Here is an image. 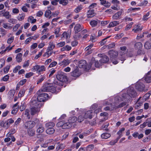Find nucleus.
<instances>
[{"label":"nucleus","instance_id":"1","mask_svg":"<svg viewBox=\"0 0 151 151\" xmlns=\"http://www.w3.org/2000/svg\"><path fill=\"white\" fill-rule=\"evenodd\" d=\"M44 92H50L52 93H55L56 92V87L53 86H43L40 90L37 92L38 95L37 99L33 98L32 100L37 101L41 104L42 105V102H44L47 99L48 95L46 93H43Z\"/></svg>","mask_w":151,"mask_h":151},{"label":"nucleus","instance_id":"2","mask_svg":"<svg viewBox=\"0 0 151 151\" xmlns=\"http://www.w3.org/2000/svg\"><path fill=\"white\" fill-rule=\"evenodd\" d=\"M30 103L32 106L30 109V113L32 115H34L40 111V108L42 106L41 104L37 101L31 100Z\"/></svg>","mask_w":151,"mask_h":151},{"label":"nucleus","instance_id":"3","mask_svg":"<svg viewBox=\"0 0 151 151\" xmlns=\"http://www.w3.org/2000/svg\"><path fill=\"white\" fill-rule=\"evenodd\" d=\"M125 95L126 98H128L129 100L130 99L134 98L137 95V93L134 88L132 87H129L127 89L126 94L123 93Z\"/></svg>","mask_w":151,"mask_h":151},{"label":"nucleus","instance_id":"4","mask_svg":"<svg viewBox=\"0 0 151 151\" xmlns=\"http://www.w3.org/2000/svg\"><path fill=\"white\" fill-rule=\"evenodd\" d=\"M39 122V119H36L34 121L30 120L25 122L23 126L26 129H32L34 127L36 124Z\"/></svg>","mask_w":151,"mask_h":151},{"label":"nucleus","instance_id":"5","mask_svg":"<svg viewBox=\"0 0 151 151\" xmlns=\"http://www.w3.org/2000/svg\"><path fill=\"white\" fill-rule=\"evenodd\" d=\"M108 54L109 55L110 60L114 64L118 63V62L116 60V58L118 55L117 52L112 50L109 51Z\"/></svg>","mask_w":151,"mask_h":151},{"label":"nucleus","instance_id":"6","mask_svg":"<svg viewBox=\"0 0 151 151\" xmlns=\"http://www.w3.org/2000/svg\"><path fill=\"white\" fill-rule=\"evenodd\" d=\"M57 79L60 81L66 83L68 81V79L65 73L59 71L56 76Z\"/></svg>","mask_w":151,"mask_h":151},{"label":"nucleus","instance_id":"7","mask_svg":"<svg viewBox=\"0 0 151 151\" xmlns=\"http://www.w3.org/2000/svg\"><path fill=\"white\" fill-rule=\"evenodd\" d=\"M92 64L90 63L89 65H87L86 62L85 60H82L80 61L78 65L80 68H84L86 70H88L91 67Z\"/></svg>","mask_w":151,"mask_h":151},{"label":"nucleus","instance_id":"8","mask_svg":"<svg viewBox=\"0 0 151 151\" xmlns=\"http://www.w3.org/2000/svg\"><path fill=\"white\" fill-rule=\"evenodd\" d=\"M125 94H124L123 93L122 95V99L121 101H124V102L121 103L119 105H117V106L115 105V106L114 107H113V108L115 107H116V108H119L123 107L124 106H125L127 102L129 100H129L128 98H126L124 96H125Z\"/></svg>","mask_w":151,"mask_h":151},{"label":"nucleus","instance_id":"9","mask_svg":"<svg viewBox=\"0 0 151 151\" xmlns=\"http://www.w3.org/2000/svg\"><path fill=\"white\" fill-rule=\"evenodd\" d=\"M36 128H37V132L39 133L43 132L45 130V129L42 124L40 123V122L36 124Z\"/></svg>","mask_w":151,"mask_h":151},{"label":"nucleus","instance_id":"10","mask_svg":"<svg viewBox=\"0 0 151 151\" xmlns=\"http://www.w3.org/2000/svg\"><path fill=\"white\" fill-rule=\"evenodd\" d=\"M83 28V27L79 24H76L74 27V31L75 34H77L81 31Z\"/></svg>","mask_w":151,"mask_h":151},{"label":"nucleus","instance_id":"11","mask_svg":"<svg viewBox=\"0 0 151 151\" xmlns=\"http://www.w3.org/2000/svg\"><path fill=\"white\" fill-rule=\"evenodd\" d=\"M80 74L78 69L77 67L71 73V76L74 77H78L80 75Z\"/></svg>","mask_w":151,"mask_h":151},{"label":"nucleus","instance_id":"12","mask_svg":"<svg viewBox=\"0 0 151 151\" xmlns=\"http://www.w3.org/2000/svg\"><path fill=\"white\" fill-rule=\"evenodd\" d=\"M33 68L34 69L37 70L38 72L43 71L45 70L44 66L42 65L40 66L38 65H36L34 66Z\"/></svg>","mask_w":151,"mask_h":151},{"label":"nucleus","instance_id":"13","mask_svg":"<svg viewBox=\"0 0 151 151\" xmlns=\"http://www.w3.org/2000/svg\"><path fill=\"white\" fill-rule=\"evenodd\" d=\"M145 80L147 83L151 82V72H148L145 77Z\"/></svg>","mask_w":151,"mask_h":151},{"label":"nucleus","instance_id":"14","mask_svg":"<svg viewBox=\"0 0 151 151\" xmlns=\"http://www.w3.org/2000/svg\"><path fill=\"white\" fill-rule=\"evenodd\" d=\"M122 98L119 96H116L114 98V101L112 102V103L115 104V106L118 105L119 103L122 101Z\"/></svg>","mask_w":151,"mask_h":151},{"label":"nucleus","instance_id":"15","mask_svg":"<svg viewBox=\"0 0 151 151\" xmlns=\"http://www.w3.org/2000/svg\"><path fill=\"white\" fill-rule=\"evenodd\" d=\"M93 111L92 110H89L86 111L84 115L85 119L89 118L91 119L92 117V114Z\"/></svg>","mask_w":151,"mask_h":151},{"label":"nucleus","instance_id":"16","mask_svg":"<svg viewBox=\"0 0 151 151\" xmlns=\"http://www.w3.org/2000/svg\"><path fill=\"white\" fill-rule=\"evenodd\" d=\"M134 47L136 50L142 49V44L141 42H136L134 45Z\"/></svg>","mask_w":151,"mask_h":151},{"label":"nucleus","instance_id":"17","mask_svg":"<svg viewBox=\"0 0 151 151\" xmlns=\"http://www.w3.org/2000/svg\"><path fill=\"white\" fill-rule=\"evenodd\" d=\"M0 14L3 16L5 17L6 19H9L10 17L9 15V13L8 11L4 12L1 11L0 12Z\"/></svg>","mask_w":151,"mask_h":151},{"label":"nucleus","instance_id":"18","mask_svg":"<svg viewBox=\"0 0 151 151\" xmlns=\"http://www.w3.org/2000/svg\"><path fill=\"white\" fill-rule=\"evenodd\" d=\"M77 120V118L75 116H71L69 117L68 119V122L71 124L76 122Z\"/></svg>","mask_w":151,"mask_h":151},{"label":"nucleus","instance_id":"19","mask_svg":"<svg viewBox=\"0 0 151 151\" xmlns=\"http://www.w3.org/2000/svg\"><path fill=\"white\" fill-rule=\"evenodd\" d=\"M109 60V58L106 55L103 56L99 60L100 63H104L107 62Z\"/></svg>","mask_w":151,"mask_h":151},{"label":"nucleus","instance_id":"20","mask_svg":"<svg viewBox=\"0 0 151 151\" xmlns=\"http://www.w3.org/2000/svg\"><path fill=\"white\" fill-rule=\"evenodd\" d=\"M94 10H89L88 12L87 17L88 18H91L95 15V13H94Z\"/></svg>","mask_w":151,"mask_h":151},{"label":"nucleus","instance_id":"21","mask_svg":"<svg viewBox=\"0 0 151 151\" xmlns=\"http://www.w3.org/2000/svg\"><path fill=\"white\" fill-rule=\"evenodd\" d=\"M137 90L139 91H146L145 90V86H135Z\"/></svg>","mask_w":151,"mask_h":151},{"label":"nucleus","instance_id":"22","mask_svg":"<svg viewBox=\"0 0 151 151\" xmlns=\"http://www.w3.org/2000/svg\"><path fill=\"white\" fill-rule=\"evenodd\" d=\"M140 26V24L139 25V24L135 25L134 29H133L132 30L134 31L135 33H137L138 32H140L142 30V28H139Z\"/></svg>","mask_w":151,"mask_h":151},{"label":"nucleus","instance_id":"23","mask_svg":"<svg viewBox=\"0 0 151 151\" xmlns=\"http://www.w3.org/2000/svg\"><path fill=\"white\" fill-rule=\"evenodd\" d=\"M119 22L118 21H114L111 22L109 26H108V28H110L116 26L117 25L119 24Z\"/></svg>","mask_w":151,"mask_h":151},{"label":"nucleus","instance_id":"24","mask_svg":"<svg viewBox=\"0 0 151 151\" xmlns=\"http://www.w3.org/2000/svg\"><path fill=\"white\" fill-rule=\"evenodd\" d=\"M110 134L107 132L103 133L101 135L102 138L104 139H106L110 137Z\"/></svg>","mask_w":151,"mask_h":151},{"label":"nucleus","instance_id":"25","mask_svg":"<svg viewBox=\"0 0 151 151\" xmlns=\"http://www.w3.org/2000/svg\"><path fill=\"white\" fill-rule=\"evenodd\" d=\"M72 126V124H70L68 122H64L63 125V129H67L70 128Z\"/></svg>","mask_w":151,"mask_h":151},{"label":"nucleus","instance_id":"26","mask_svg":"<svg viewBox=\"0 0 151 151\" xmlns=\"http://www.w3.org/2000/svg\"><path fill=\"white\" fill-rule=\"evenodd\" d=\"M70 63V61L68 59H64L61 62L59 63V65L66 66L68 65Z\"/></svg>","mask_w":151,"mask_h":151},{"label":"nucleus","instance_id":"27","mask_svg":"<svg viewBox=\"0 0 151 151\" xmlns=\"http://www.w3.org/2000/svg\"><path fill=\"white\" fill-rule=\"evenodd\" d=\"M22 54L21 53H19L18 54L16 57V59L18 63L21 62L22 60Z\"/></svg>","mask_w":151,"mask_h":151},{"label":"nucleus","instance_id":"28","mask_svg":"<svg viewBox=\"0 0 151 151\" xmlns=\"http://www.w3.org/2000/svg\"><path fill=\"white\" fill-rule=\"evenodd\" d=\"M144 46L147 49H149L151 48V42L149 41H146L145 43Z\"/></svg>","mask_w":151,"mask_h":151},{"label":"nucleus","instance_id":"29","mask_svg":"<svg viewBox=\"0 0 151 151\" xmlns=\"http://www.w3.org/2000/svg\"><path fill=\"white\" fill-rule=\"evenodd\" d=\"M55 47V45L53 44V42H50L49 43V46L47 47V50L49 51L52 50Z\"/></svg>","mask_w":151,"mask_h":151},{"label":"nucleus","instance_id":"30","mask_svg":"<svg viewBox=\"0 0 151 151\" xmlns=\"http://www.w3.org/2000/svg\"><path fill=\"white\" fill-rule=\"evenodd\" d=\"M62 38H65L66 39H67L70 37V35L69 33H67L66 32H64L62 35Z\"/></svg>","mask_w":151,"mask_h":151},{"label":"nucleus","instance_id":"31","mask_svg":"<svg viewBox=\"0 0 151 151\" xmlns=\"http://www.w3.org/2000/svg\"><path fill=\"white\" fill-rule=\"evenodd\" d=\"M27 129V133L29 136H33L35 134V131L31 129Z\"/></svg>","mask_w":151,"mask_h":151},{"label":"nucleus","instance_id":"32","mask_svg":"<svg viewBox=\"0 0 151 151\" xmlns=\"http://www.w3.org/2000/svg\"><path fill=\"white\" fill-rule=\"evenodd\" d=\"M99 20H92L90 22V24L92 27H94L97 26Z\"/></svg>","mask_w":151,"mask_h":151},{"label":"nucleus","instance_id":"33","mask_svg":"<svg viewBox=\"0 0 151 151\" xmlns=\"http://www.w3.org/2000/svg\"><path fill=\"white\" fill-rule=\"evenodd\" d=\"M55 132V130L53 128H47L46 130V132L48 134H53Z\"/></svg>","mask_w":151,"mask_h":151},{"label":"nucleus","instance_id":"34","mask_svg":"<svg viewBox=\"0 0 151 151\" xmlns=\"http://www.w3.org/2000/svg\"><path fill=\"white\" fill-rule=\"evenodd\" d=\"M9 123L7 121L5 122H4L3 121H2L0 123V125L5 128H7L9 125Z\"/></svg>","mask_w":151,"mask_h":151},{"label":"nucleus","instance_id":"35","mask_svg":"<svg viewBox=\"0 0 151 151\" xmlns=\"http://www.w3.org/2000/svg\"><path fill=\"white\" fill-rule=\"evenodd\" d=\"M123 12V10L122 9L120 11H119L117 13H116L113 16L114 18H116L119 17L122 14V13Z\"/></svg>","mask_w":151,"mask_h":151},{"label":"nucleus","instance_id":"36","mask_svg":"<svg viewBox=\"0 0 151 151\" xmlns=\"http://www.w3.org/2000/svg\"><path fill=\"white\" fill-rule=\"evenodd\" d=\"M110 36H107L105 38L103 39L99 43L101 46H103L104 45V44L106 42V39L110 38Z\"/></svg>","mask_w":151,"mask_h":151},{"label":"nucleus","instance_id":"37","mask_svg":"<svg viewBox=\"0 0 151 151\" xmlns=\"http://www.w3.org/2000/svg\"><path fill=\"white\" fill-rule=\"evenodd\" d=\"M54 125V123L52 122H49L45 124V126L47 128H52Z\"/></svg>","mask_w":151,"mask_h":151},{"label":"nucleus","instance_id":"38","mask_svg":"<svg viewBox=\"0 0 151 151\" xmlns=\"http://www.w3.org/2000/svg\"><path fill=\"white\" fill-rule=\"evenodd\" d=\"M28 21L32 23H34L36 22V19H34V17L32 16H30L28 18Z\"/></svg>","mask_w":151,"mask_h":151},{"label":"nucleus","instance_id":"39","mask_svg":"<svg viewBox=\"0 0 151 151\" xmlns=\"http://www.w3.org/2000/svg\"><path fill=\"white\" fill-rule=\"evenodd\" d=\"M3 26L4 28L7 29H10L12 28V27L10 26L9 24L6 23L3 24Z\"/></svg>","mask_w":151,"mask_h":151},{"label":"nucleus","instance_id":"40","mask_svg":"<svg viewBox=\"0 0 151 151\" xmlns=\"http://www.w3.org/2000/svg\"><path fill=\"white\" fill-rule=\"evenodd\" d=\"M94 148V145L93 144L87 146L86 147V151H91Z\"/></svg>","mask_w":151,"mask_h":151},{"label":"nucleus","instance_id":"41","mask_svg":"<svg viewBox=\"0 0 151 151\" xmlns=\"http://www.w3.org/2000/svg\"><path fill=\"white\" fill-rule=\"evenodd\" d=\"M59 3L63 5L66 6L68 3V0H59Z\"/></svg>","mask_w":151,"mask_h":151},{"label":"nucleus","instance_id":"42","mask_svg":"<svg viewBox=\"0 0 151 151\" xmlns=\"http://www.w3.org/2000/svg\"><path fill=\"white\" fill-rule=\"evenodd\" d=\"M142 104V101H137L135 105V109H138L139 108Z\"/></svg>","mask_w":151,"mask_h":151},{"label":"nucleus","instance_id":"43","mask_svg":"<svg viewBox=\"0 0 151 151\" xmlns=\"http://www.w3.org/2000/svg\"><path fill=\"white\" fill-rule=\"evenodd\" d=\"M15 93V91L14 90H11L9 92V96L11 98L14 97Z\"/></svg>","mask_w":151,"mask_h":151},{"label":"nucleus","instance_id":"44","mask_svg":"<svg viewBox=\"0 0 151 151\" xmlns=\"http://www.w3.org/2000/svg\"><path fill=\"white\" fill-rule=\"evenodd\" d=\"M109 124L107 123L105 124H103L102 125V127L103 129H104L106 131L108 132L109 131V129H108L106 128L109 126Z\"/></svg>","mask_w":151,"mask_h":151},{"label":"nucleus","instance_id":"45","mask_svg":"<svg viewBox=\"0 0 151 151\" xmlns=\"http://www.w3.org/2000/svg\"><path fill=\"white\" fill-rule=\"evenodd\" d=\"M53 53L52 50L49 51L47 50V51L44 54V55H43V56H45L46 55H47V57H49Z\"/></svg>","mask_w":151,"mask_h":151},{"label":"nucleus","instance_id":"46","mask_svg":"<svg viewBox=\"0 0 151 151\" xmlns=\"http://www.w3.org/2000/svg\"><path fill=\"white\" fill-rule=\"evenodd\" d=\"M102 63H100V61L99 62L98 61H95V65L96 67L99 68L101 66Z\"/></svg>","mask_w":151,"mask_h":151},{"label":"nucleus","instance_id":"47","mask_svg":"<svg viewBox=\"0 0 151 151\" xmlns=\"http://www.w3.org/2000/svg\"><path fill=\"white\" fill-rule=\"evenodd\" d=\"M124 128H122L121 129L117 132V134L119 136L122 137V132L125 130Z\"/></svg>","mask_w":151,"mask_h":151},{"label":"nucleus","instance_id":"48","mask_svg":"<svg viewBox=\"0 0 151 151\" xmlns=\"http://www.w3.org/2000/svg\"><path fill=\"white\" fill-rule=\"evenodd\" d=\"M82 7L81 5H80L76 8L74 11L76 13H78L82 9Z\"/></svg>","mask_w":151,"mask_h":151},{"label":"nucleus","instance_id":"49","mask_svg":"<svg viewBox=\"0 0 151 151\" xmlns=\"http://www.w3.org/2000/svg\"><path fill=\"white\" fill-rule=\"evenodd\" d=\"M65 42H62L58 43L57 45V46L58 47H62L65 45Z\"/></svg>","mask_w":151,"mask_h":151},{"label":"nucleus","instance_id":"50","mask_svg":"<svg viewBox=\"0 0 151 151\" xmlns=\"http://www.w3.org/2000/svg\"><path fill=\"white\" fill-rule=\"evenodd\" d=\"M64 122L63 121H61L58 122L57 124V126L58 127H62L63 129V125Z\"/></svg>","mask_w":151,"mask_h":151},{"label":"nucleus","instance_id":"51","mask_svg":"<svg viewBox=\"0 0 151 151\" xmlns=\"http://www.w3.org/2000/svg\"><path fill=\"white\" fill-rule=\"evenodd\" d=\"M25 93V90H21L19 93L18 96L20 97H22L23 96Z\"/></svg>","mask_w":151,"mask_h":151},{"label":"nucleus","instance_id":"52","mask_svg":"<svg viewBox=\"0 0 151 151\" xmlns=\"http://www.w3.org/2000/svg\"><path fill=\"white\" fill-rule=\"evenodd\" d=\"M5 60L4 59H0V68H1L4 65Z\"/></svg>","mask_w":151,"mask_h":151},{"label":"nucleus","instance_id":"53","mask_svg":"<svg viewBox=\"0 0 151 151\" xmlns=\"http://www.w3.org/2000/svg\"><path fill=\"white\" fill-rule=\"evenodd\" d=\"M149 15V12L145 14L144 15L142 20L143 21H145L147 20L148 18V17Z\"/></svg>","mask_w":151,"mask_h":151},{"label":"nucleus","instance_id":"54","mask_svg":"<svg viewBox=\"0 0 151 151\" xmlns=\"http://www.w3.org/2000/svg\"><path fill=\"white\" fill-rule=\"evenodd\" d=\"M14 40V37H12L9 38L7 40V42L8 44H11L13 41Z\"/></svg>","mask_w":151,"mask_h":151},{"label":"nucleus","instance_id":"55","mask_svg":"<svg viewBox=\"0 0 151 151\" xmlns=\"http://www.w3.org/2000/svg\"><path fill=\"white\" fill-rule=\"evenodd\" d=\"M84 119H85L84 116L83 117L82 115H80L78 117L77 120L79 122H81L84 120Z\"/></svg>","mask_w":151,"mask_h":151},{"label":"nucleus","instance_id":"56","mask_svg":"<svg viewBox=\"0 0 151 151\" xmlns=\"http://www.w3.org/2000/svg\"><path fill=\"white\" fill-rule=\"evenodd\" d=\"M21 68L20 66L18 65L15 67V68L13 69V72L14 73H17L18 70H19Z\"/></svg>","mask_w":151,"mask_h":151},{"label":"nucleus","instance_id":"57","mask_svg":"<svg viewBox=\"0 0 151 151\" xmlns=\"http://www.w3.org/2000/svg\"><path fill=\"white\" fill-rule=\"evenodd\" d=\"M18 103L17 102L15 104H14L13 107V109L16 110L18 111L19 109V106H18Z\"/></svg>","mask_w":151,"mask_h":151},{"label":"nucleus","instance_id":"58","mask_svg":"<svg viewBox=\"0 0 151 151\" xmlns=\"http://www.w3.org/2000/svg\"><path fill=\"white\" fill-rule=\"evenodd\" d=\"M51 13L50 10H48L46 11L45 14V16L46 17H48Z\"/></svg>","mask_w":151,"mask_h":151},{"label":"nucleus","instance_id":"59","mask_svg":"<svg viewBox=\"0 0 151 151\" xmlns=\"http://www.w3.org/2000/svg\"><path fill=\"white\" fill-rule=\"evenodd\" d=\"M150 94H149V93H146L143 97V98L144 99H145V100H146L147 99H149L150 96Z\"/></svg>","mask_w":151,"mask_h":151},{"label":"nucleus","instance_id":"60","mask_svg":"<svg viewBox=\"0 0 151 151\" xmlns=\"http://www.w3.org/2000/svg\"><path fill=\"white\" fill-rule=\"evenodd\" d=\"M10 68V66L7 65L4 69V71L5 73H7L9 71Z\"/></svg>","mask_w":151,"mask_h":151},{"label":"nucleus","instance_id":"61","mask_svg":"<svg viewBox=\"0 0 151 151\" xmlns=\"http://www.w3.org/2000/svg\"><path fill=\"white\" fill-rule=\"evenodd\" d=\"M34 73L32 72H29V73H27L25 75V77L26 78H29L31 76H32L33 75Z\"/></svg>","mask_w":151,"mask_h":151},{"label":"nucleus","instance_id":"62","mask_svg":"<svg viewBox=\"0 0 151 151\" xmlns=\"http://www.w3.org/2000/svg\"><path fill=\"white\" fill-rule=\"evenodd\" d=\"M140 9V8H133L132 7H130L128 10V11L130 12L131 11H134L136 10H138Z\"/></svg>","mask_w":151,"mask_h":151},{"label":"nucleus","instance_id":"63","mask_svg":"<svg viewBox=\"0 0 151 151\" xmlns=\"http://www.w3.org/2000/svg\"><path fill=\"white\" fill-rule=\"evenodd\" d=\"M97 106L98 105L96 104H93L92 106H91V110H92L93 111V110H95V109L97 108Z\"/></svg>","mask_w":151,"mask_h":151},{"label":"nucleus","instance_id":"64","mask_svg":"<svg viewBox=\"0 0 151 151\" xmlns=\"http://www.w3.org/2000/svg\"><path fill=\"white\" fill-rule=\"evenodd\" d=\"M57 64V62L54 61L52 62L49 65V68H51L55 66Z\"/></svg>","mask_w":151,"mask_h":151}]
</instances>
